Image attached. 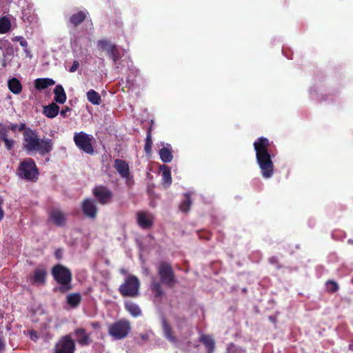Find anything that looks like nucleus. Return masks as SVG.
I'll list each match as a JSON object with an SVG mask.
<instances>
[{"instance_id": "f257e3e1", "label": "nucleus", "mask_w": 353, "mask_h": 353, "mask_svg": "<svg viewBox=\"0 0 353 353\" xmlns=\"http://www.w3.org/2000/svg\"><path fill=\"white\" fill-rule=\"evenodd\" d=\"M254 148L256 152V163L261 170V175L265 179L271 178L274 172V165L268 148L269 140L263 137H259L254 142Z\"/></svg>"}, {"instance_id": "f03ea898", "label": "nucleus", "mask_w": 353, "mask_h": 353, "mask_svg": "<svg viewBox=\"0 0 353 353\" xmlns=\"http://www.w3.org/2000/svg\"><path fill=\"white\" fill-rule=\"evenodd\" d=\"M23 148L28 152H38L44 156L53 150V141L49 138L40 139L36 130L28 128L23 132Z\"/></svg>"}, {"instance_id": "7ed1b4c3", "label": "nucleus", "mask_w": 353, "mask_h": 353, "mask_svg": "<svg viewBox=\"0 0 353 353\" xmlns=\"http://www.w3.org/2000/svg\"><path fill=\"white\" fill-rule=\"evenodd\" d=\"M157 270L160 281H152L150 289L156 298H161L164 295L161 284L172 288L176 283V276L171 264L165 261L159 262Z\"/></svg>"}, {"instance_id": "20e7f679", "label": "nucleus", "mask_w": 353, "mask_h": 353, "mask_svg": "<svg viewBox=\"0 0 353 353\" xmlns=\"http://www.w3.org/2000/svg\"><path fill=\"white\" fill-rule=\"evenodd\" d=\"M52 274L54 280L60 284L59 290L61 292H66L72 289V273L66 267L57 264L52 269Z\"/></svg>"}, {"instance_id": "39448f33", "label": "nucleus", "mask_w": 353, "mask_h": 353, "mask_svg": "<svg viewBox=\"0 0 353 353\" xmlns=\"http://www.w3.org/2000/svg\"><path fill=\"white\" fill-rule=\"evenodd\" d=\"M17 174L21 179L36 182L38 180L39 172L34 159L26 158L20 162Z\"/></svg>"}, {"instance_id": "423d86ee", "label": "nucleus", "mask_w": 353, "mask_h": 353, "mask_svg": "<svg viewBox=\"0 0 353 353\" xmlns=\"http://www.w3.org/2000/svg\"><path fill=\"white\" fill-rule=\"evenodd\" d=\"M140 282L134 275H128L119 286V292L124 297H137L139 295Z\"/></svg>"}, {"instance_id": "0eeeda50", "label": "nucleus", "mask_w": 353, "mask_h": 353, "mask_svg": "<svg viewBox=\"0 0 353 353\" xmlns=\"http://www.w3.org/2000/svg\"><path fill=\"white\" fill-rule=\"evenodd\" d=\"M131 331L130 322L125 319H120L112 323L108 328V334L114 339H125Z\"/></svg>"}, {"instance_id": "6e6552de", "label": "nucleus", "mask_w": 353, "mask_h": 353, "mask_svg": "<svg viewBox=\"0 0 353 353\" xmlns=\"http://www.w3.org/2000/svg\"><path fill=\"white\" fill-rule=\"evenodd\" d=\"M75 350L76 343L70 334L62 336L54 347V353H74Z\"/></svg>"}, {"instance_id": "1a4fd4ad", "label": "nucleus", "mask_w": 353, "mask_h": 353, "mask_svg": "<svg viewBox=\"0 0 353 353\" xmlns=\"http://www.w3.org/2000/svg\"><path fill=\"white\" fill-rule=\"evenodd\" d=\"M97 46L99 50L105 52L114 63H117L121 57L118 46L108 39L99 40Z\"/></svg>"}, {"instance_id": "9d476101", "label": "nucleus", "mask_w": 353, "mask_h": 353, "mask_svg": "<svg viewBox=\"0 0 353 353\" xmlns=\"http://www.w3.org/2000/svg\"><path fill=\"white\" fill-rule=\"evenodd\" d=\"M74 141L76 145L83 152L89 154L94 153L92 146V137L83 132L75 133L74 136Z\"/></svg>"}, {"instance_id": "9b49d317", "label": "nucleus", "mask_w": 353, "mask_h": 353, "mask_svg": "<svg viewBox=\"0 0 353 353\" xmlns=\"http://www.w3.org/2000/svg\"><path fill=\"white\" fill-rule=\"evenodd\" d=\"M92 194L101 205L110 203L113 198L112 192L105 185H96L92 189Z\"/></svg>"}, {"instance_id": "f8f14e48", "label": "nucleus", "mask_w": 353, "mask_h": 353, "mask_svg": "<svg viewBox=\"0 0 353 353\" xmlns=\"http://www.w3.org/2000/svg\"><path fill=\"white\" fill-rule=\"evenodd\" d=\"M81 210L86 217L94 219L98 213L95 200L91 198L85 199L81 203Z\"/></svg>"}, {"instance_id": "ddd939ff", "label": "nucleus", "mask_w": 353, "mask_h": 353, "mask_svg": "<svg viewBox=\"0 0 353 353\" xmlns=\"http://www.w3.org/2000/svg\"><path fill=\"white\" fill-rule=\"evenodd\" d=\"M137 222L142 229L147 230L153 225L154 218L152 214L139 211L137 213Z\"/></svg>"}, {"instance_id": "4468645a", "label": "nucleus", "mask_w": 353, "mask_h": 353, "mask_svg": "<svg viewBox=\"0 0 353 353\" xmlns=\"http://www.w3.org/2000/svg\"><path fill=\"white\" fill-rule=\"evenodd\" d=\"M49 218L57 226H63L66 221L64 213L59 209H52L50 210Z\"/></svg>"}, {"instance_id": "2eb2a0df", "label": "nucleus", "mask_w": 353, "mask_h": 353, "mask_svg": "<svg viewBox=\"0 0 353 353\" xmlns=\"http://www.w3.org/2000/svg\"><path fill=\"white\" fill-rule=\"evenodd\" d=\"M74 334L77 338V343L81 346H87L92 342L90 334L86 333V330L84 328H77L74 330Z\"/></svg>"}, {"instance_id": "dca6fc26", "label": "nucleus", "mask_w": 353, "mask_h": 353, "mask_svg": "<svg viewBox=\"0 0 353 353\" xmlns=\"http://www.w3.org/2000/svg\"><path fill=\"white\" fill-rule=\"evenodd\" d=\"M114 168L121 177L128 179L130 176L129 165L125 161L119 159H115Z\"/></svg>"}, {"instance_id": "f3484780", "label": "nucleus", "mask_w": 353, "mask_h": 353, "mask_svg": "<svg viewBox=\"0 0 353 353\" xmlns=\"http://www.w3.org/2000/svg\"><path fill=\"white\" fill-rule=\"evenodd\" d=\"M162 325L163 334L165 339L172 343H176L177 342V339L174 334V332L171 325L167 322L165 319H163Z\"/></svg>"}, {"instance_id": "a211bd4d", "label": "nucleus", "mask_w": 353, "mask_h": 353, "mask_svg": "<svg viewBox=\"0 0 353 353\" xmlns=\"http://www.w3.org/2000/svg\"><path fill=\"white\" fill-rule=\"evenodd\" d=\"M59 112V106L55 103H52L43 107V113L48 118H54L58 115Z\"/></svg>"}, {"instance_id": "6ab92c4d", "label": "nucleus", "mask_w": 353, "mask_h": 353, "mask_svg": "<svg viewBox=\"0 0 353 353\" xmlns=\"http://www.w3.org/2000/svg\"><path fill=\"white\" fill-rule=\"evenodd\" d=\"M8 87L9 90L14 94H18L22 91V85L21 81L16 77H12L8 81Z\"/></svg>"}, {"instance_id": "aec40b11", "label": "nucleus", "mask_w": 353, "mask_h": 353, "mask_svg": "<svg viewBox=\"0 0 353 353\" xmlns=\"http://www.w3.org/2000/svg\"><path fill=\"white\" fill-rule=\"evenodd\" d=\"M54 100L60 104H63L66 101V94L61 85H57L54 89Z\"/></svg>"}, {"instance_id": "412c9836", "label": "nucleus", "mask_w": 353, "mask_h": 353, "mask_svg": "<svg viewBox=\"0 0 353 353\" xmlns=\"http://www.w3.org/2000/svg\"><path fill=\"white\" fill-rule=\"evenodd\" d=\"M199 341L205 346L208 353H213L215 348V342L210 336L203 334L201 336Z\"/></svg>"}, {"instance_id": "4be33fe9", "label": "nucleus", "mask_w": 353, "mask_h": 353, "mask_svg": "<svg viewBox=\"0 0 353 353\" xmlns=\"http://www.w3.org/2000/svg\"><path fill=\"white\" fill-rule=\"evenodd\" d=\"M124 307L125 309L134 317L139 316L141 314V310L139 305L132 301H125Z\"/></svg>"}, {"instance_id": "5701e85b", "label": "nucleus", "mask_w": 353, "mask_h": 353, "mask_svg": "<svg viewBox=\"0 0 353 353\" xmlns=\"http://www.w3.org/2000/svg\"><path fill=\"white\" fill-rule=\"evenodd\" d=\"M87 17V13L83 11H79L71 15L70 17V23L74 26L77 27L83 21H85Z\"/></svg>"}, {"instance_id": "b1692460", "label": "nucleus", "mask_w": 353, "mask_h": 353, "mask_svg": "<svg viewBox=\"0 0 353 353\" xmlns=\"http://www.w3.org/2000/svg\"><path fill=\"white\" fill-rule=\"evenodd\" d=\"M55 83L54 81L49 78H39L34 81V87L37 90H43L49 86L53 85Z\"/></svg>"}, {"instance_id": "393cba45", "label": "nucleus", "mask_w": 353, "mask_h": 353, "mask_svg": "<svg viewBox=\"0 0 353 353\" xmlns=\"http://www.w3.org/2000/svg\"><path fill=\"white\" fill-rule=\"evenodd\" d=\"M184 199L181 201L179 205V209L181 212L187 213L190 211L191 205L192 203V193L186 192L183 194Z\"/></svg>"}, {"instance_id": "a878e982", "label": "nucleus", "mask_w": 353, "mask_h": 353, "mask_svg": "<svg viewBox=\"0 0 353 353\" xmlns=\"http://www.w3.org/2000/svg\"><path fill=\"white\" fill-rule=\"evenodd\" d=\"M47 272L44 269H37L34 271L33 276V283L38 284H44L46 282V278Z\"/></svg>"}, {"instance_id": "bb28decb", "label": "nucleus", "mask_w": 353, "mask_h": 353, "mask_svg": "<svg viewBox=\"0 0 353 353\" xmlns=\"http://www.w3.org/2000/svg\"><path fill=\"white\" fill-rule=\"evenodd\" d=\"M81 301V296L79 293H72L67 296V303L73 308L79 306Z\"/></svg>"}, {"instance_id": "cd10ccee", "label": "nucleus", "mask_w": 353, "mask_h": 353, "mask_svg": "<svg viewBox=\"0 0 353 353\" xmlns=\"http://www.w3.org/2000/svg\"><path fill=\"white\" fill-rule=\"evenodd\" d=\"M87 99L93 105H100L102 101L100 94L92 89L87 92Z\"/></svg>"}, {"instance_id": "c85d7f7f", "label": "nucleus", "mask_w": 353, "mask_h": 353, "mask_svg": "<svg viewBox=\"0 0 353 353\" xmlns=\"http://www.w3.org/2000/svg\"><path fill=\"white\" fill-rule=\"evenodd\" d=\"M161 160L164 163H170L173 159L172 150L167 147H163L159 150Z\"/></svg>"}, {"instance_id": "c756f323", "label": "nucleus", "mask_w": 353, "mask_h": 353, "mask_svg": "<svg viewBox=\"0 0 353 353\" xmlns=\"http://www.w3.org/2000/svg\"><path fill=\"white\" fill-rule=\"evenodd\" d=\"M11 28L10 20L6 17H3L0 19V34L7 33Z\"/></svg>"}, {"instance_id": "7c9ffc66", "label": "nucleus", "mask_w": 353, "mask_h": 353, "mask_svg": "<svg viewBox=\"0 0 353 353\" xmlns=\"http://www.w3.org/2000/svg\"><path fill=\"white\" fill-rule=\"evenodd\" d=\"M152 145V127H150L147 131L145 143V145H144V150L146 154H150L151 153Z\"/></svg>"}, {"instance_id": "2f4dec72", "label": "nucleus", "mask_w": 353, "mask_h": 353, "mask_svg": "<svg viewBox=\"0 0 353 353\" xmlns=\"http://www.w3.org/2000/svg\"><path fill=\"white\" fill-rule=\"evenodd\" d=\"M160 169L162 171V176L164 182L170 184L172 181L170 168L165 165H163L160 167Z\"/></svg>"}, {"instance_id": "473e14b6", "label": "nucleus", "mask_w": 353, "mask_h": 353, "mask_svg": "<svg viewBox=\"0 0 353 353\" xmlns=\"http://www.w3.org/2000/svg\"><path fill=\"white\" fill-rule=\"evenodd\" d=\"M326 286H327V290L330 292L333 293V292H336L339 290L338 284L332 280L327 281L326 282Z\"/></svg>"}, {"instance_id": "72a5a7b5", "label": "nucleus", "mask_w": 353, "mask_h": 353, "mask_svg": "<svg viewBox=\"0 0 353 353\" xmlns=\"http://www.w3.org/2000/svg\"><path fill=\"white\" fill-rule=\"evenodd\" d=\"M8 130L5 125H0V140L3 141L8 138Z\"/></svg>"}, {"instance_id": "f704fd0d", "label": "nucleus", "mask_w": 353, "mask_h": 353, "mask_svg": "<svg viewBox=\"0 0 353 353\" xmlns=\"http://www.w3.org/2000/svg\"><path fill=\"white\" fill-rule=\"evenodd\" d=\"M3 141L4 142L5 148L7 150L10 151L13 149L15 143V141L13 139L7 138L3 140Z\"/></svg>"}, {"instance_id": "c9c22d12", "label": "nucleus", "mask_w": 353, "mask_h": 353, "mask_svg": "<svg viewBox=\"0 0 353 353\" xmlns=\"http://www.w3.org/2000/svg\"><path fill=\"white\" fill-rule=\"evenodd\" d=\"M12 40V41H19L21 46L23 48L28 47V42L22 36H17L14 37Z\"/></svg>"}, {"instance_id": "e433bc0d", "label": "nucleus", "mask_w": 353, "mask_h": 353, "mask_svg": "<svg viewBox=\"0 0 353 353\" xmlns=\"http://www.w3.org/2000/svg\"><path fill=\"white\" fill-rule=\"evenodd\" d=\"M6 340L3 336V332L0 331V352H3L6 350Z\"/></svg>"}, {"instance_id": "4c0bfd02", "label": "nucleus", "mask_w": 353, "mask_h": 353, "mask_svg": "<svg viewBox=\"0 0 353 353\" xmlns=\"http://www.w3.org/2000/svg\"><path fill=\"white\" fill-rule=\"evenodd\" d=\"M71 110H72V108H70L68 106H65V107H64V108H63L61 110L60 114L63 118H66V117H68L67 113L71 112Z\"/></svg>"}, {"instance_id": "58836bf2", "label": "nucleus", "mask_w": 353, "mask_h": 353, "mask_svg": "<svg viewBox=\"0 0 353 353\" xmlns=\"http://www.w3.org/2000/svg\"><path fill=\"white\" fill-rule=\"evenodd\" d=\"M79 67V63L78 61L75 60L73 61L72 65L70 67L69 71L70 72H74L75 71H77V70L78 69Z\"/></svg>"}, {"instance_id": "ea45409f", "label": "nucleus", "mask_w": 353, "mask_h": 353, "mask_svg": "<svg viewBox=\"0 0 353 353\" xmlns=\"http://www.w3.org/2000/svg\"><path fill=\"white\" fill-rule=\"evenodd\" d=\"M8 130H11L12 132H16L18 130V125L17 123H10L8 125H6Z\"/></svg>"}, {"instance_id": "a19ab883", "label": "nucleus", "mask_w": 353, "mask_h": 353, "mask_svg": "<svg viewBox=\"0 0 353 353\" xmlns=\"http://www.w3.org/2000/svg\"><path fill=\"white\" fill-rule=\"evenodd\" d=\"M28 128L26 127V125L25 123H20L19 125H18V130L19 132H26Z\"/></svg>"}, {"instance_id": "79ce46f5", "label": "nucleus", "mask_w": 353, "mask_h": 353, "mask_svg": "<svg viewBox=\"0 0 353 353\" xmlns=\"http://www.w3.org/2000/svg\"><path fill=\"white\" fill-rule=\"evenodd\" d=\"M55 256L57 259H60L61 257V250H56Z\"/></svg>"}, {"instance_id": "37998d69", "label": "nucleus", "mask_w": 353, "mask_h": 353, "mask_svg": "<svg viewBox=\"0 0 353 353\" xmlns=\"http://www.w3.org/2000/svg\"><path fill=\"white\" fill-rule=\"evenodd\" d=\"M269 261L271 263L273 264L276 263L278 261L277 258L275 256H272L271 258H270Z\"/></svg>"}, {"instance_id": "c03bdc74", "label": "nucleus", "mask_w": 353, "mask_h": 353, "mask_svg": "<svg viewBox=\"0 0 353 353\" xmlns=\"http://www.w3.org/2000/svg\"><path fill=\"white\" fill-rule=\"evenodd\" d=\"M92 327L94 328H99L100 327V324L99 322H93L92 323Z\"/></svg>"}, {"instance_id": "a18cd8bd", "label": "nucleus", "mask_w": 353, "mask_h": 353, "mask_svg": "<svg viewBox=\"0 0 353 353\" xmlns=\"http://www.w3.org/2000/svg\"><path fill=\"white\" fill-rule=\"evenodd\" d=\"M140 337L145 341L148 339V335L147 334H141Z\"/></svg>"}, {"instance_id": "49530a36", "label": "nucleus", "mask_w": 353, "mask_h": 353, "mask_svg": "<svg viewBox=\"0 0 353 353\" xmlns=\"http://www.w3.org/2000/svg\"><path fill=\"white\" fill-rule=\"evenodd\" d=\"M3 216H4V212L2 209V208L1 207L0 208V221H1L3 219Z\"/></svg>"}, {"instance_id": "de8ad7c7", "label": "nucleus", "mask_w": 353, "mask_h": 353, "mask_svg": "<svg viewBox=\"0 0 353 353\" xmlns=\"http://www.w3.org/2000/svg\"><path fill=\"white\" fill-rule=\"evenodd\" d=\"M269 319H270L271 321L274 322V323H275V322H276V318H275V317H274V316H270L269 317Z\"/></svg>"}, {"instance_id": "09e8293b", "label": "nucleus", "mask_w": 353, "mask_h": 353, "mask_svg": "<svg viewBox=\"0 0 353 353\" xmlns=\"http://www.w3.org/2000/svg\"><path fill=\"white\" fill-rule=\"evenodd\" d=\"M211 234H207L206 236H205L203 238H205L207 240H209L210 239Z\"/></svg>"}, {"instance_id": "8fccbe9b", "label": "nucleus", "mask_w": 353, "mask_h": 353, "mask_svg": "<svg viewBox=\"0 0 353 353\" xmlns=\"http://www.w3.org/2000/svg\"><path fill=\"white\" fill-rule=\"evenodd\" d=\"M2 204H3V199H0V208L1 207Z\"/></svg>"}, {"instance_id": "3c124183", "label": "nucleus", "mask_w": 353, "mask_h": 353, "mask_svg": "<svg viewBox=\"0 0 353 353\" xmlns=\"http://www.w3.org/2000/svg\"><path fill=\"white\" fill-rule=\"evenodd\" d=\"M350 350L353 351V344L350 345Z\"/></svg>"}, {"instance_id": "603ef678", "label": "nucleus", "mask_w": 353, "mask_h": 353, "mask_svg": "<svg viewBox=\"0 0 353 353\" xmlns=\"http://www.w3.org/2000/svg\"><path fill=\"white\" fill-rule=\"evenodd\" d=\"M31 338H32H32H35V336H32V335H31Z\"/></svg>"}, {"instance_id": "864d4df0", "label": "nucleus", "mask_w": 353, "mask_h": 353, "mask_svg": "<svg viewBox=\"0 0 353 353\" xmlns=\"http://www.w3.org/2000/svg\"><path fill=\"white\" fill-rule=\"evenodd\" d=\"M31 338H32H32H35V336H32V335H31Z\"/></svg>"}, {"instance_id": "5fc2aeb1", "label": "nucleus", "mask_w": 353, "mask_h": 353, "mask_svg": "<svg viewBox=\"0 0 353 353\" xmlns=\"http://www.w3.org/2000/svg\"><path fill=\"white\" fill-rule=\"evenodd\" d=\"M185 320H186L185 318H183V321H185Z\"/></svg>"}]
</instances>
